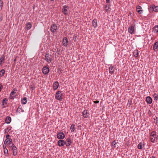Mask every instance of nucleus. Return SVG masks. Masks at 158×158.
<instances>
[{"instance_id": "f257e3e1", "label": "nucleus", "mask_w": 158, "mask_h": 158, "mask_svg": "<svg viewBox=\"0 0 158 158\" xmlns=\"http://www.w3.org/2000/svg\"><path fill=\"white\" fill-rule=\"evenodd\" d=\"M158 135H157L156 131H152L150 133L149 135V139L151 141L152 143H155L156 142V140L157 139Z\"/></svg>"}, {"instance_id": "f03ea898", "label": "nucleus", "mask_w": 158, "mask_h": 158, "mask_svg": "<svg viewBox=\"0 0 158 158\" xmlns=\"http://www.w3.org/2000/svg\"><path fill=\"white\" fill-rule=\"evenodd\" d=\"M45 60L48 64L50 63L52 61V56L49 53H46L45 55Z\"/></svg>"}, {"instance_id": "7ed1b4c3", "label": "nucleus", "mask_w": 158, "mask_h": 158, "mask_svg": "<svg viewBox=\"0 0 158 158\" xmlns=\"http://www.w3.org/2000/svg\"><path fill=\"white\" fill-rule=\"evenodd\" d=\"M62 96L63 94L61 93V92L58 91L56 93L55 98L56 99L61 101L63 99Z\"/></svg>"}, {"instance_id": "20e7f679", "label": "nucleus", "mask_w": 158, "mask_h": 158, "mask_svg": "<svg viewBox=\"0 0 158 158\" xmlns=\"http://www.w3.org/2000/svg\"><path fill=\"white\" fill-rule=\"evenodd\" d=\"M49 72V69L48 66H45L42 69V72L44 75L48 74Z\"/></svg>"}, {"instance_id": "39448f33", "label": "nucleus", "mask_w": 158, "mask_h": 158, "mask_svg": "<svg viewBox=\"0 0 158 158\" xmlns=\"http://www.w3.org/2000/svg\"><path fill=\"white\" fill-rule=\"evenodd\" d=\"M149 10L151 11H154L155 12H158V6H156L154 5H152L150 6Z\"/></svg>"}, {"instance_id": "423d86ee", "label": "nucleus", "mask_w": 158, "mask_h": 158, "mask_svg": "<svg viewBox=\"0 0 158 158\" xmlns=\"http://www.w3.org/2000/svg\"><path fill=\"white\" fill-rule=\"evenodd\" d=\"M57 26L56 24H52L51 26L50 31L52 32H55L57 29Z\"/></svg>"}, {"instance_id": "0eeeda50", "label": "nucleus", "mask_w": 158, "mask_h": 158, "mask_svg": "<svg viewBox=\"0 0 158 158\" xmlns=\"http://www.w3.org/2000/svg\"><path fill=\"white\" fill-rule=\"evenodd\" d=\"M135 25H132L131 26L129 27L128 28V31L131 34H134V32L135 31Z\"/></svg>"}, {"instance_id": "6e6552de", "label": "nucleus", "mask_w": 158, "mask_h": 158, "mask_svg": "<svg viewBox=\"0 0 158 158\" xmlns=\"http://www.w3.org/2000/svg\"><path fill=\"white\" fill-rule=\"evenodd\" d=\"M65 136V135L62 132H59L57 134V137L59 139H63Z\"/></svg>"}, {"instance_id": "1a4fd4ad", "label": "nucleus", "mask_w": 158, "mask_h": 158, "mask_svg": "<svg viewBox=\"0 0 158 158\" xmlns=\"http://www.w3.org/2000/svg\"><path fill=\"white\" fill-rule=\"evenodd\" d=\"M67 8L68 6L66 5H64L63 6L62 12L65 15H67L68 14Z\"/></svg>"}, {"instance_id": "9d476101", "label": "nucleus", "mask_w": 158, "mask_h": 158, "mask_svg": "<svg viewBox=\"0 0 158 158\" xmlns=\"http://www.w3.org/2000/svg\"><path fill=\"white\" fill-rule=\"evenodd\" d=\"M12 150L13 152V154L14 156H16L18 153V148L16 146L12 148Z\"/></svg>"}, {"instance_id": "9b49d317", "label": "nucleus", "mask_w": 158, "mask_h": 158, "mask_svg": "<svg viewBox=\"0 0 158 158\" xmlns=\"http://www.w3.org/2000/svg\"><path fill=\"white\" fill-rule=\"evenodd\" d=\"M58 145L60 147H62L65 144V142L63 140H59L57 142Z\"/></svg>"}, {"instance_id": "f8f14e48", "label": "nucleus", "mask_w": 158, "mask_h": 158, "mask_svg": "<svg viewBox=\"0 0 158 158\" xmlns=\"http://www.w3.org/2000/svg\"><path fill=\"white\" fill-rule=\"evenodd\" d=\"M68 40L66 37H64L63 38V44L64 46L66 47L68 46Z\"/></svg>"}, {"instance_id": "ddd939ff", "label": "nucleus", "mask_w": 158, "mask_h": 158, "mask_svg": "<svg viewBox=\"0 0 158 158\" xmlns=\"http://www.w3.org/2000/svg\"><path fill=\"white\" fill-rule=\"evenodd\" d=\"M142 9V8L141 6L139 5H137L136 6V10L139 14H141L142 13L143 10Z\"/></svg>"}, {"instance_id": "4468645a", "label": "nucleus", "mask_w": 158, "mask_h": 158, "mask_svg": "<svg viewBox=\"0 0 158 158\" xmlns=\"http://www.w3.org/2000/svg\"><path fill=\"white\" fill-rule=\"evenodd\" d=\"M59 86V82L57 81L55 82L53 85V87L54 89L55 90L57 89L58 88Z\"/></svg>"}, {"instance_id": "2eb2a0df", "label": "nucleus", "mask_w": 158, "mask_h": 158, "mask_svg": "<svg viewBox=\"0 0 158 158\" xmlns=\"http://www.w3.org/2000/svg\"><path fill=\"white\" fill-rule=\"evenodd\" d=\"M17 91L15 89H14L11 92L10 94V99H13L14 98V94L16 93V91Z\"/></svg>"}, {"instance_id": "dca6fc26", "label": "nucleus", "mask_w": 158, "mask_h": 158, "mask_svg": "<svg viewBox=\"0 0 158 158\" xmlns=\"http://www.w3.org/2000/svg\"><path fill=\"white\" fill-rule=\"evenodd\" d=\"M92 24L94 28H96L98 26L97 20L94 19L92 21Z\"/></svg>"}, {"instance_id": "f3484780", "label": "nucleus", "mask_w": 158, "mask_h": 158, "mask_svg": "<svg viewBox=\"0 0 158 158\" xmlns=\"http://www.w3.org/2000/svg\"><path fill=\"white\" fill-rule=\"evenodd\" d=\"M3 148L4 149V153L6 156H8V149L6 148V146L3 145Z\"/></svg>"}, {"instance_id": "a211bd4d", "label": "nucleus", "mask_w": 158, "mask_h": 158, "mask_svg": "<svg viewBox=\"0 0 158 158\" xmlns=\"http://www.w3.org/2000/svg\"><path fill=\"white\" fill-rule=\"evenodd\" d=\"M5 55H3L1 56L0 58V65H1L3 64L5 60Z\"/></svg>"}, {"instance_id": "6ab92c4d", "label": "nucleus", "mask_w": 158, "mask_h": 158, "mask_svg": "<svg viewBox=\"0 0 158 158\" xmlns=\"http://www.w3.org/2000/svg\"><path fill=\"white\" fill-rule=\"evenodd\" d=\"M109 73L110 74H113L114 72V67L112 66H110L109 68Z\"/></svg>"}, {"instance_id": "aec40b11", "label": "nucleus", "mask_w": 158, "mask_h": 158, "mask_svg": "<svg viewBox=\"0 0 158 158\" xmlns=\"http://www.w3.org/2000/svg\"><path fill=\"white\" fill-rule=\"evenodd\" d=\"M71 143V140L70 138H68L66 139L65 142V144L66 145V146H69L70 145Z\"/></svg>"}, {"instance_id": "412c9836", "label": "nucleus", "mask_w": 158, "mask_h": 158, "mask_svg": "<svg viewBox=\"0 0 158 158\" xmlns=\"http://www.w3.org/2000/svg\"><path fill=\"white\" fill-rule=\"evenodd\" d=\"M89 114L86 110H84L82 112V115L84 118H87L89 117L88 114Z\"/></svg>"}, {"instance_id": "4be33fe9", "label": "nucleus", "mask_w": 158, "mask_h": 158, "mask_svg": "<svg viewBox=\"0 0 158 158\" xmlns=\"http://www.w3.org/2000/svg\"><path fill=\"white\" fill-rule=\"evenodd\" d=\"M7 99L6 98H4L2 102V105L3 106V108H4L5 107V105H6L7 104Z\"/></svg>"}, {"instance_id": "5701e85b", "label": "nucleus", "mask_w": 158, "mask_h": 158, "mask_svg": "<svg viewBox=\"0 0 158 158\" xmlns=\"http://www.w3.org/2000/svg\"><path fill=\"white\" fill-rule=\"evenodd\" d=\"M5 121L6 123H10L11 121V117L10 116H7L5 119Z\"/></svg>"}, {"instance_id": "b1692460", "label": "nucleus", "mask_w": 158, "mask_h": 158, "mask_svg": "<svg viewBox=\"0 0 158 158\" xmlns=\"http://www.w3.org/2000/svg\"><path fill=\"white\" fill-rule=\"evenodd\" d=\"M110 5L109 4L106 5L105 6V10L106 12L108 13L110 11Z\"/></svg>"}, {"instance_id": "393cba45", "label": "nucleus", "mask_w": 158, "mask_h": 158, "mask_svg": "<svg viewBox=\"0 0 158 158\" xmlns=\"http://www.w3.org/2000/svg\"><path fill=\"white\" fill-rule=\"evenodd\" d=\"M32 27V25L30 22L28 23L26 25L25 27L27 30L30 29Z\"/></svg>"}, {"instance_id": "a878e982", "label": "nucleus", "mask_w": 158, "mask_h": 158, "mask_svg": "<svg viewBox=\"0 0 158 158\" xmlns=\"http://www.w3.org/2000/svg\"><path fill=\"white\" fill-rule=\"evenodd\" d=\"M16 112L20 113L21 112H23L24 110L22 109V107L21 105H20L18 108Z\"/></svg>"}, {"instance_id": "bb28decb", "label": "nucleus", "mask_w": 158, "mask_h": 158, "mask_svg": "<svg viewBox=\"0 0 158 158\" xmlns=\"http://www.w3.org/2000/svg\"><path fill=\"white\" fill-rule=\"evenodd\" d=\"M146 101L148 103L151 104L152 102V99L150 97L148 96L146 98Z\"/></svg>"}, {"instance_id": "cd10ccee", "label": "nucleus", "mask_w": 158, "mask_h": 158, "mask_svg": "<svg viewBox=\"0 0 158 158\" xmlns=\"http://www.w3.org/2000/svg\"><path fill=\"white\" fill-rule=\"evenodd\" d=\"M76 129L75 125L73 124H72L70 127V130L71 132H74Z\"/></svg>"}, {"instance_id": "c85d7f7f", "label": "nucleus", "mask_w": 158, "mask_h": 158, "mask_svg": "<svg viewBox=\"0 0 158 158\" xmlns=\"http://www.w3.org/2000/svg\"><path fill=\"white\" fill-rule=\"evenodd\" d=\"M158 48V41L155 42L153 46V49L154 51H156L157 48Z\"/></svg>"}, {"instance_id": "c756f323", "label": "nucleus", "mask_w": 158, "mask_h": 158, "mask_svg": "<svg viewBox=\"0 0 158 158\" xmlns=\"http://www.w3.org/2000/svg\"><path fill=\"white\" fill-rule=\"evenodd\" d=\"M133 56L135 57H137L139 55V52L137 50H135L133 52Z\"/></svg>"}, {"instance_id": "7c9ffc66", "label": "nucleus", "mask_w": 158, "mask_h": 158, "mask_svg": "<svg viewBox=\"0 0 158 158\" xmlns=\"http://www.w3.org/2000/svg\"><path fill=\"white\" fill-rule=\"evenodd\" d=\"M27 102V98L24 97L21 100V103L22 104H25Z\"/></svg>"}, {"instance_id": "2f4dec72", "label": "nucleus", "mask_w": 158, "mask_h": 158, "mask_svg": "<svg viewBox=\"0 0 158 158\" xmlns=\"http://www.w3.org/2000/svg\"><path fill=\"white\" fill-rule=\"evenodd\" d=\"M153 30L155 33L158 32V25L155 26L153 28Z\"/></svg>"}, {"instance_id": "473e14b6", "label": "nucleus", "mask_w": 158, "mask_h": 158, "mask_svg": "<svg viewBox=\"0 0 158 158\" xmlns=\"http://www.w3.org/2000/svg\"><path fill=\"white\" fill-rule=\"evenodd\" d=\"M5 71L4 69H2L0 71V77L3 76L5 74Z\"/></svg>"}, {"instance_id": "72a5a7b5", "label": "nucleus", "mask_w": 158, "mask_h": 158, "mask_svg": "<svg viewBox=\"0 0 158 158\" xmlns=\"http://www.w3.org/2000/svg\"><path fill=\"white\" fill-rule=\"evenodd\" d=\"M117 143V142H116L115 140L113 141L111 143V146L113 148H115L116 147V144Z\"/></svg>"}, {"instance_id": "f704fd0d", "label": "nucleus", "mask_w": 158, "mask_h": 158, "mask_svg": "<svg viewBox=\"0 0 158 158\" xmlns=\"http://www.w3.org/2000/svg\"><path fill=\"white\" fill-rule=\"evenodd\" d=\"M153 97L154 98V100L155 101H156L158 99V95L157 94L155 93L153 94Z\"/></svg>"}, {"instance_id": "c9c22d12", "label": "nucleus", "mask_w": 158, "mask_h": 158, "mask_svg": "<svg viewBox=\"0 0 158 158\" xmlns=\"http://www.w3.org/2000/svg\"><path fill=\"white\" fill-rule=\"evenodd\" d=\"M143 148V145L142 143H140L138 145V148L139 149H142Z\"/></svg>"}, {"instance_id": "e433bc0d", "label": "nucleus", "mask_w": 158, "mask_h": 158, "mask_svg": "<svg viewBox=\"0 0 158 158\" xmlns=\"http://www.w3.org/2000/svg\"><path fill=\"white\" fill-rule=\"evenodd\" d=\"M8 145L10 148H11L12 149L15 146L13 143H9L8 144Z\"/></svg>"}, {"instance_id": "4c0bfd02", "label": "nucleus", "mask_w": 158, "mask_h": 158, "mask_svg": "<svg viewBox=\"0 0 158 158\" xmlns=\"http://www.w3.org/2000/svg\"><path fill=\"white\" fill-rule=\"evenodd\" d=\"M8 139H6L5 140V141H4V143L3 145H4V146H6V145H8Z\"/></svg>"}, {"instance_id": "58836bf2", "label": "nucleus", "mask_w": 158, "mask_h": 158, "mask_svg": "<svg viewBox=\"0 0 158 158\" xmlns=\"http://www.w3.org/2000/svg\"><path fill=\"white\" fill-rule=\"evenodd\" d=\"M3 5V2L2 0H0V8L2 9Z\"/></svg>"}, {"instance_id": "ea45409f", "label": "nucleus", "mask_w": 158, "mask_h": 158, "mask_svg": "<svg viewBox=\"0 0 158 158\" xmlns=\"http://www.w3.org/2000/svg\"><path fill=\"white\" fill-rule=\"evenodd\" d=\"M10 130V129L9 127H8L6 129H5V133H7Z\"/></svg>"}, {"instance_id": "a19ab883", "label": "nucleus", "mask_w": 158, "mask_h": 158, "mask_svg": "<svg viewBox=\"0 0 158 158\" xmlns=\"http://www.w3.org/2000/svg\"><path fill=\"white\" fill-rule=\"evenodd\" d=\"M8 139V143H12V139L11 138L10 139Z\"/></svg>"}, {"instance_id": "79ce46f5", "label": "nucleus", "mask_w": 158, "mask_h": 158, "mask_svg": "<svg viewBox=\"0 0 158 158\" xmlns=\"http://www.w3.org/2000/svg\"><path fill=\"white\" fill-rule=\"evenodd\" d=\"M9 137H10V135H6V139H10L9 138Z\"/></svg>"}, {"instance_id": "37998d69", "label": "nucleus", "mask_w": 158, "mask_h": 158, "mask_svg": "<svg viewBox=\"0 0 158 158\" xmlns=\"http://www.w3.org/2000/svg\"><path fill=\"white\" fill-rule=\"evenodd\" d=\"M94 102L95 103H98L99 102V101H94Z\"/></svg>"}, {"instance_id": "c03bdc74", "label": "nucleus", "mask_w": 158, "mask_h": 158, "mask_svg": "<svg viewBox=\"0 0 158 158\" xmlns=\"http://www.w3.org/2000/svg\"><path fill=\"white\" fill-rule=\"evenodd\" d=\"M110 0H106V3L108 4L110 3Z\"/></svg>"}, {"instance_id": "a18cd8bd", "label": "nucleus", "mask_w": 158, "mask_h": 158, "mask_svg": "<svg viewBox=\"0 0 158 158\" xmlns=\"http://www.w3.org/2000/svg\"><path fill=\"white\" fill-rule=\"evenodd\" d=\"M2 17H0V22L2 21Z\"/></svg>"}, {"instance_id": "49530a36", "label": "nucleus", "mask_w": 158, "mask_h": 158, "mask_svg": "<svg viewBox=\"0 0 158 158\" xmlns=\"http://www.w3.org/2000/svg\"><path fill=\"white\" fill-rule=\"evenodd\" d=\"M60 50L59 48H57L56 50L57 52H59Z\"/></svg>"}, {"instance_id": "de8ad7c7", "label": "nucleus", "mask_w": 158, "mask_h": 158, "mask_svg": "<svg viewBox=\"0 0 158 158\" xmlns=\"http://www.w3.org/2000/svg\"><path fill=\"white\" fill-rule=\"evenodd\" d=\"M150 158H155V157L154 156H152V157H150Z\"/></svg>"}, {"instance_id": "09e8293b", "label": "nucleus", "mask_w": 158, "mask_h": 158, "mask_svg": "<svg viewBox=\"0 0 158 158\" xmlns=\"http://www.w3.org/2000/svg\"><path fill=\"white\" fill-rule=\"evenodd\" d=\"M16 57L15 58L14 60V62H15V61H16Z\"/></svg>"}, {"instance_id": "8fccbe9b", "label": "nucleus", "mask_w": 158, "mask_h": 158, "mask_svg": "<svg viewBox=\"0 0 158 158\" xmlns=\"http://www.w3.org/2000/svg\"><path fill=\"white\" fill-rule=\"evenodd\" d=\"M157 123H158V121L157 120L156 121V124H157Z\"/></svg>"}, {"instance_id": "3c124183", "label": "nucleus", "mask_w": 158, "mask_h": 158, "mask_svg": "<svg viewBox=\"0 0 158 158\" xmlns=\"http://www.w3.org/2000/svg\"><path fill=\"white\" fill-rule=\"evenodd\" d=\"M51 1H54V0H50Z\"/></svg>"}]
</instances>
